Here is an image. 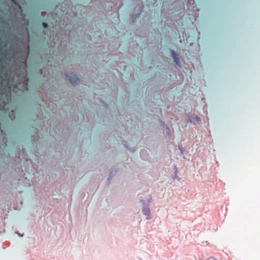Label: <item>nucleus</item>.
<instances>
[{
	"label": "nucleus",
	"instance_id": "7ed1b4c3",
	"mask_svg": "<svg viewBox=\"0 0 260 260\" xmlns=\"http://www.w3.org/2000/svg\"><path fill=\"white\" fill-rule=\"evenodd\" d=\"M189 120L191 122H194L196 121L198 123L201 121L200 117H199L198 116H193L190 118Z\"/></svg>",
	"mask_w": 260,
	"mask_h": 260
},
{
	"label": "nucleus",
	"instance_id": "f257e3e1",
	"mask_svg": "<svg viewBox=\"0 0 260 260\" xmlns=\"http://www.w3.org/2000/svg\"><path fill=\"white\" fill-rule=\"evenodd\" d=\"M70 81L73 84H76L79 81V79L75 75H72L71 76H68Z\"/></svg>",
	"mask_w": 260,
	"mask_h": 260
},
{
	"label": "nucleus",
	"instance_id": "39448f33",
	"mask_svg": "<svg viewBox=\"0 0 260 260\" xmlns=\"http://www.w3.org/2000/svg\"><path fill=\"white\" fill-rule=\"evenodd\" d=\"M42 25H43V27H44V28H46V27H47V26H48L47 24L46 23H45V22H43V23H42Z\"/></svg>",
	"mask_w": 260,
	"mask_h": 260
},
{
	"label": "nucleus",
	"instance_id": "f03ea898",
	"mask_svg": "<svg viewBox=\"0 0 260 260\" xmlns=\"http://www.w3.org/2000/svg\"><path fill=\"white\" fill-rule=\"evenodd\" d=\"M172 55L174 59L175 62L177 65H179L180 67V61L178 57V55L176 54L174 51H172Z\"/></svg>",
	"mask_w": 260,
	"mask_h": 260
},
{
	"label": "nucleus",
	"instance_id": "20e7f679",
	"mask_svg": "<svg viewBox=\"0 0 260 260\" xmlns=\"http://www.w3.org/2000/svg\"><path fill=\"white\" fill-rule=\"evenodd\" d=\"M143 212L144 214H145V215H148V216L149 215L150 211H149V209L147 208H144L143 209Z\"/></svg>",
	"mask_w": 260,
	"mask_h": 260
},
{
	"label": "nucleus",
	"instance_id": "423d86ee",
	"mask_svg": "<svg viewBox=\"0 0 260 260\" xmlns=\"http://www.w3.org/2000/svg\"><path fill=\"white\" fill-rule=\"evenodd\" d=\"M207 260H216V259L213 257H210Z\"/></svg>",
	"mask_w": 260,
	"mask_h": 260
}]
</instances>
